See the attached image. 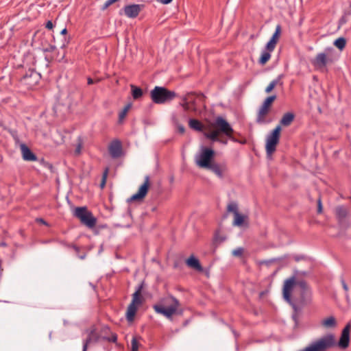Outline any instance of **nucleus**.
Wrapping results in <instances>:
<instances>
[{
  "label": "nucleus",
  "instance_id": "obj_20",
  "mask_svg": "<svg viewBox=\"0 0 351 351\" xmlns=\"http://www.w3.org/2000/svg\"><path fill=\"white\" fill-rule=\"evenodd\" d=\"M21 150L23 155V158L26 161H35L37 158L36 156L31 151V149L25 144L21 145Z\"/></svg>",
  "mask_w": 351,
  "mask_h": 351
},
{
  "label": "nucleus",
  "instance_id": "obj_45",
  "mask_svg": "<svg viewBox=\"0 0 351 351\" xmlns=\"http://www.w3.org/2000/svg\"><path fill=\"white\" fill-rule=\"evenodd\" d=\"M108 168H106V169L104 171L102 176H108Z\"/></svg>",
  "mask_w": 351,
  "mask_h": 351
},
{
  "label": "nucleus",
  "instance_id": "obj_8",
  "mask_svg": "<svg viewBox=\"0 0 351 351\" xmlns=\"http://www.w3.org/2000/svg\"><path fill=\"white\" fill-rule=\"evenodd\" d=\"M333 49L332 48L326 49L324 52L318 53L313 62V65L319 69H322L326 66L327 64H332L334 58L332 57Z\"/></svg>",
  "mask_w": 351,
  "mask_h": 351
},
{
  "label": "nucleus",
  "instance_id": "obj_27",
  "mask_svg": "<svg viewBox=\"0 0 351 351\" xmlns=\"http://www.w3.org/2000/svg\"><path fill=\"white\" fill-rule=\"evenodd\" d=\"M271 51H267L266 49L262 52V54L258 60V63L261 65L265 64L271 58Z\"/></svg>",
  "mask_w": 351,
  "mask_h": 351
},
{
  "label": "nucleus",
  "instance_id": "obj_24",
  "mask_svg": "<svg viewBox=\"0 0 351 351\" xmlns=\"http://www.w3.org/2000/svg\"><path fill=\"white\" fill-rule=\"evenodd\" d=\"M335 215L339 221H342L347 217L348 211L346 207L339 206L335 208Z\"/></svg>",
  "mask_w": 351,
  "mask_h": 351
},
{
  "label": "nucleus",
  "instance_id": "obj_40",
  "mask_svg": "<svg viewBox=\"0 0 351 351\" xmlns=\"http://www.w3.org/2000/svg\"><path fill=\"white\" fill-rule=\"evenodd\" d=\"M178 131L179 133H180L182 134H184L185 132V128H184V125L178 124Z\"/></svg>",
  "mask_w": 351,
  "mask_h": 351
},
{
  "label": "nucleus",
  "instance_id": "obj_30",
  "mask_svg": "<svg viewBox=\"0 0 351 351\" xmlns=\"http://www.w3.org/2000/svg\"><path fill=\"white\" fill-rule=\"evenodd\" d=\"M351 15V10L347 11L339 21V27L343 25L349 21V16Z\"/></svg>",
  "mask_w": 351,
  "mask_h": 351
},
{
  "label": "nucleus",
  "instance_id": "obj_11",
  "mask_svg": "<svg viewBox=\"0 0 351 351\" xmlns=\"http://www.w3.org/2000/svg\"><path fill=\"white\" fill-rule=\"evenodd\" d=\"M40 79V75L34 69H29L21 79V83L28 88H32L36 85Z\"/></svg>",
  "mask_w": 351,
  "mask_h": 351
},
{
  "label": "nucleus",
  "instance_id": "obj_15",
  "mask_svg": "<svg viewBox=\"0 0 351 351\" xmlns=\"http://www.w3.org/2000/svg\"><path fill=\"white\" fill-rule=\"evenodd\" d=\"M204 95L202 93H189L182 99L186 100L192 106L191 111L197 110V101H204Z\"/></svg>",
  "mask_w": 351,
  "mask_h": 351
},
{
  "label": "nucleus",
  "instance_id": "obj_38",
  "mask_svg": "<svg viewBox=\"0 0 351 351\" xmlns=\"http://www.w3.org/2000/svg\"><path fill=\"white\" fill-rule=\"evenodd\" d=\"M317 213H322L323 210L322 202L321 197H319L317 199Z\"/></svg>",
  "mask_w": 351,
  "mask_h": 351
},
{
  "label": "nucleus",
  "instance_id": "obj_5",
  "mask_svg": "<svg viewBox=\"0 0 351 351\" xmlns=\"http://www.w3.org/2000/svg\"><path fill=\"white\" fill-rule=\"evenodd\" d=\"M74 215L77 219H79L83 224H84L89 228H93L96 225V218L87 209L86 207L75 208L74 210Z\"/></svg>",
  "mask_w": 351,
  "mask_h": 351
},
{
  "label": "nucleus",
  "instance_id": "obj_10",
  "mask_svg": "<svg viewBox=\"0 0 351 351\" xmlns=\"http://www.w3.org/2000/svg\"><path fill=\"white\" fill-rule=\"evenodd\" d=\"M276 99V95H271V96L267 97L265 99V101H263L262 106H261V108L258 110V114H257L256 122L258 123H265V117L269 113L270 107Z\"/></svg>",
  "mask_w": 351,
  "mask_h": 351
},
{
  "label": "nucleus",
  "instance_id": "obj_25",
  "mask_svg": "<svg viewBox=\"0 0 351 351\" xmlns=\"http://www.w3.org/2000/svg\"><path fill=\"white\" fill-rule=\"evenodd\" d=\"M321 324L326 328H334L337 326L336 319L332 316L326 317L322 321Z\"/></svg>",
  "mask_w": 351,
  "mask_h": 351
},
{
  "label": "nucleus",
  "instance_id": "obj_18",
  "mask_svg": "<svg viewBox=\"0 0 351 351\" xmlns=\"http://www.w3.org/2000/svg\"><path fill=\"white\" fill-rule=\"evenodd\" d=\"M108 151L113 158H118L122 155V145L120 141H112L109 147Z\"/></svg>",
  "mask_w": 351,
  "mask_h": 351
},
{
  "label": "nucleus",
  "instance_id": "obj_12",
  "mask_svg": "<svg viewBox=\"0 0 351 351\" xmlns=\"http://www.w3.org/2000/svg\"><path fill=\"white\" fill-rule=\"evenodd\" d=\"M84 335L86 336V339L83 343V350L86 351L88 347L97 341L99 339V335L97 332V328L95 326H90L88 329H87L84 332Z\"/></svg>",
  "mask_w": 351,
  "mask_h": 351
},
{
  "label": "nucleus",
  "instance_id": "obj_19",
  "mask_svg": "<svg viewBox=\"0 0 351 351\" xmlns=\"http://www.w3.org/2000/svg\"><path fill=\"white\" fill-rule=\"evenodd\" d=\"M281 33V26L278 25L276 27V30L269 41L266 45V49L269 51H273L276 47V45L279 40V37Z\"/></svg>",
  "mask_w": 351,
  "mask_h": 351
},
{
  "label": "nucleus",
  "instance_id": "obj_49",
  "mask_svg": "<svg viewBox=\"0 0 351 351\" xmlns=\"http://www.w3.org/2000/svg\"><path fill=\"white\" fill-rule=\"evenodd\" d=\"M39 221H40V223H45V221H44L43 219H39Z\"/></svg>",
  "mask_w": 351,
  "mask_h": 351
},
{
  "label": "nucleus",
  "instance_id": "obj_1",
  "mask_svg": "<svg viewBox=\"0 0 351 351\" xmlns=\"http://www.w3.org/2000/svg\"><path fill=\"white\" fill-rule=\"evenodd\" d=\"M282 293L284 299L291 304L295 310L296 306L291 301L292 293L295 301L302 305L310 301V291L306 282L304 280H296L295 276L285 281Z\"/></svg>",
  "mask_w": 351,
  "mask_h": 351
},
{
  "label": "nucleus",
  "instance_id": "obj_2",
  "mask_svg": "<svg viewBox=\"0 0 351 351\" xmlns=\"http://www.w3.org/2000/svg\"><path fill=\"white\" fill-rule=\"evenodd\" d=\"M153 308L157 313L162 315L169 319H171L173 315L182 313L179 301L173 296L162 298Z\"/></svg>",
  "mask_w": 351,
  "mask_h": 351
},
{
  "label": "nucleus",
  "instance_id": "obj_9",
  "mask_svg": "<svg viewBox=\"0 0 351 351\" xmlns=\"http://www.w3.org/2000/svg\"><path fill=\"white\" fill-rule=\"evenodd\" d=\"M280 131V125H277L271 134L268 135L265 146L267 155L271 156L276 151V145L279 142Z\"/></svg>",
  "mask_w": 351,
  "mask_h": 351
},
{
  "label": "nucleus",
  "instance_id": "obj_41",
  "mask_svg": "<svg viewBox=\"0 0 351 351\" xmlns=\"http://www.w3.org/2000/svg\"><path fill=\"white\" fill-rule=\"evenodd\" d=\"M53 27V23L51 21H48L46 23L45 27L48 29H51Z\"/></svg>",
  "mask_w": 351,
  "mask_h": 351
},
{
  "label": "nucleus",
  "instance_id": "obj_47",
  "mask_svg": "<svg viewBox=\"0 0 351 351\" xmlns=\"http://www.w3.org/2000/svg\"><path fill=\"white\" fill-rule=\"evenodd\" d=\"M67 32V30L66 28L63 29L62 31H61V34H66Z\"/></svg>",
  "mask_w": 351,
  "mask_h": 351
},
{
  "label": "nucleus",
  "instance_id": "obj_7",
  "mask_svg": "<svg viewBox=\"0 0 351 351\" xmlns=\"http://www.w3.org/2000/svg\"><path fill=\"white\" fill-rule=\"evenodd\" d=\"M141 287L132 295V300L126 311V318L128 322H132L134 319L138 307L142 304Z\"/></svg>",
  "mask_w": 351,
  "mask_h": 351
},
{
  "label": "nucleus",
  "instance_id": "obj_4",
  "mask_svg": "<svg viewBox=\"0 0 351 351\" xmlns=\"http://www.w3.org/2000/svg\"><path fill=\"white\" fill-rule=\"evenodd\" d=\"M152 101L156 104H162L170 102L176 97V93L173 90L162 86H155L150 92Z\"/></svg>",
  "mask_w": 351,
  "mask_h": 351
},
{
  "label": "nucleus",
  "instance_id": "obj_13",
  "mask_svg": "<svg viewBox=\"0 0 351 351\" xmlns=\"http://www.w3.org/2000/svg\"><path fill=\"white\" fill-rule=\"evenodd\" d=\"M214 151L211 149L205 148L197 159V165L204 168H208L211 165V160L214 156Z\"/></svg>",
  "mask_w": 351,
  "mask_h": 351
},
{
  "label": "nucleus",
  "instance_id": "obj_36",
  "mask_svg": "<svg viewBox=\"0 0 351 351\" xmlns=\"http://www.w3.org/2000/svg\"><path fill=\"white\" fill-rule=\"evenodd\" d=\"M185 112L191 110L192 106L186 100H183V103L181 104Z\"/></svg>",
  "mask_w": 351,
  "mask_h": 351
},
{
  "label": "nucleus",
  "instance_id": "obj_37",
  "mask_svg": "<svg viewBox=\"0 0 351 351\" xmlns=\"http://www.w3.org/2000/svg\"><path fill=\"white\" fill-rule=\"evenodd\" d=\"M138 343L136 338H133L132 340V351H138Z\"/></svg>",
  "mask_w": 351,
  "mask_h": 351
},
{
  "label": "nucleus",
  "instance_id": "obj_6",
  "mask_svg": "<svg viewBox=\"0 0 351 351\" xmlns=\"http://www.w3.org/2000/svg\"><path fill=\"white\" fill-rule=\"evenodd\" d=\"M227 211L232 213L234 215V219L232 221V225L234 226H245L246 228L248 227V217L247 215L241 214L239 212V208L237 203L230 202L228 204L227 206Z\"/></svg>",
  "mask_w": 351,
  "mask_h": 351
},
{
  "label": "nucleus",
  "instance_id": "obj_43",
  "mask_svg": "<svg viewBox=\"0 0 351 351\" xmlns=\"http://www.w3.org/2000/svg\"><path fill=\"white\" fill-rule=\"evenodd\" d=\"M48 166H49V168H50V169H51L50 173H55V171H53V168L52 165H50V164H49V165H48Z\"/></svg>",
  "mask_w": 351,
  "mask_h": 351
},
{
  "label": "nucleus",
  "instance_id": "obj_17",
  "mask_svg": "<svg viewBox=\"0 0 351 351\" xmlns=\"http://www.w3.org/2000/svg\"><path fill=\"white\" fill-rule=\"evenodd\" d=\"M350 328L351 325L348 324L341 332L339 341L337 343L338 346L341 349H346L349 346Z\"/></svg>",
  "mask_w": 351,
  "mask_h": 351
},
{
  "label": "nucleus",
  "instance_id": "obj_42",
  "mask_svg": "<svg viewBox=\"0 0 351 351\" xmlns=\"http://www.w3.org/2000/svg\"><path fill=\"white\" fill-rule=\"evenodd\" d=\"M173 0H164V1H162V4H168L169 3H171Z\"/></svg>",
  "mask_w": 351,
  "mask_h": 351
},
{
  "label": "nucleus",
  "instance_id": "obj_21",
  "mask_svg": "<svg viewBox=\"0 0 351 351\" xmlns=\"http://www.w3.org/2000/svg\"><path fill=\"white\" fill-rule=\"evenodd\" d=\"M186 265L192 268L197 271L202 272L203 271V267H202L199 260L196 258L194 256H191L189 258L186 260Z\"/></svg>",
  "mask_w": 351,
  "mask_h": 351
},
{
  "label": "nucleus",
  "instance_id": "obj_3",
  "mask_svg": "<svg viewBox=\"0 0 351 351\" xmlns=\"http://www.w3.org/2000/svg\"><path fill=\"white\" fill-rule=\"evenodd\" d=\"M213 128L215 129L210 133H205V136L212 141H221L219 134H223L231 140L235 141V138L232 136L234 130L230 123L223 117H217L215 119Z\"/></svg>",
  "mask_w": 351,
  "mask_h": 351
},
{
  "label": "nucleus",
  "instance_id": "obj_31",
  "mask_svg": "<svg viewBox=\"0 0 351 351\" xmlns=\"http://www.w3.org/2000/svg\"><path fill=\"white\" fill-rule=\"evenodd\" d=\"M340 281H341V284L342 285V287H343V290L346 292V302L348 303H350V296H349V295L348 293V290H349L348 286L346 284V282L345 280L343 279V278L341 277V279H340Z\"/></svg>",
  "mask_w": 351,
  "mask_h": 351
},
{
  "label": "nucleus",
  "instance_id": "obj_16",
  "mask_svg": "<svg viewBox=\"0 0 351 351\" xmlns=\"http://www.w3.org/2000/svg\"><path fill=\"white\" fill-rule=\"evenodd\" d=\"M145 8L143 4H130L123 7L124 14L130 19L136 18L141 11Z\"/></svg>",
  "mask_w": 351,
  "mask_h": 351
},
{
  "label": "nucleus",
  "instance_id": "obj_39",
  "mask_svg": "<svg viewBox=\"0 0 351 351\" xmlns=\"http://www.w3.org/2000/svg\"><path fill=\"white\" fill-rule=\"evenodd\" d=\"M106 178H107V177H102V179H101V182H100V188L101 189H103L105 187V186H106Z\"/></svg>",
  "mask_w": 351,
  "mask_h": 351
},
{
  "label": "nucleus",
  "instance_id": "obj_44",
  "mask_svg": "<svg viewBox=\"0 0 351 351\" xmlns=\"http://www.w3.org/2000/svg\"><path fill=\"white\" fill-rule=\"evenodd\" d=\"M56 47L55 46H50L49 49H47V51H53Z\"/></svg>",
  "mask_w": 351,
  "mask_h": 351
},
{
  "label": "nucleus",
  "instance_id": "obj_22",
  "mask_svg": "<svg viewBox=\"0 0 351 351\" xmlns=\"http://www.w3.org/2000/svg\"><path fill=\"white\" fill-rule=\"evenodd\" d=\"M211 169L213 173H216L218 176H221L223 173L226 172L227 167L223 164H217V163H211V165L208 167Z\"/></svg>",
  "mask_w": 351,
  "mask_h": 351
},
{
  "label": "nucleus",
  "instance_id": "obj_29",
  "mask_svg": "<svg viewBox=\"0 0 351 351\" xmlns=\"http://www.w3.org/2000/svg\"><path fill=\"white\" fill-rule=\"evenodd\" d=\"M346 45V40L343 37L337 38L334 42V45L341 51H342L345 48Z\"/></svg>",
  "mask_w": 351,
  "mask_h": 351
},
{
  "label": "nucleus",
  "instance_id": "obj_34",
  "mask_svg": "<svg viewBox=\"0 0 351 351\" xmlns=\"http://www.w3.org/2000/svg\"><path fill=\"white\" fill-rule=\"evenodd\" d=\"M279 83V79H276V80H274L273 81H271L269 84L267 86L266 89H265V92L267 93H270L274 88L276 86H277V84Z\"/></svg>",
  "mask_w": 351,
  "mask_h": 351
},
{
  "label": "nucleus",
  "instance_id": "obj_32",
  "mask_svg": "<svg viewBox=\"0 0 351 351\" xmlns=\"http://www.w3.org/2000/svg\"><path fill=\"white\" fill-rule=\"evenodd\" d=\"M130 107H131V104H129L126 105L124 107V108L120 112V113L119 114V121H121L125 117Z\"/></svg>",
  "mask_w": 351,
  "mask_h": 351
},
{
  "label": "nucleus",
  "instance_id": "obj_26",
  "mask_svg": "<svg viewBox=\"0 0 351 351\" xmlns=\"http://www.w3.org/2000/svg\"><path fill=\"white\" fill-rule=\"evenodd\" d=\"M189 125L191 129L198 132H202L204 129L203 124L199 120L195 119H189Z\"/></svg>",
  "mask_w": 351,
  "mask_h": 351
},
{
  "label": "nucleus",
  "instance_id": "obj_28",
  "mask_svg": "<svg viewBox=\"0 0 351 351\" xmlns=\"http://www.w3.org/2000/svg\"><path fill=\"white\" fill-rule=\"evenodd\" d=\"M132 89V95L134 99H138L143 96V90L133 84L130 85Z\"/></svg>",
  "mask_w": 351,
  "mask_h": 351
},
{
  "label": "nucleus",
  "instance_id": "obj_48",
  "mask_svg": "<svg viewBox=\"0 0 351 351\" xmlns=\"http://www.w3.org/2000/svg\"><path fill=\"white\" fill-rule=\"evenodd\" d=\"M220 143H222L224 145H226L227 144V141L226 140H223L221 138V141H219Z\"/></svg>",
  "mask_w": 351,
  "mask_h": 351
},
{
  "label": "nucleus",
  "instance_id": "obj_23",
  "mask_svg": "<svg viewBox=\"0 0 351 351\" xmlns=\"http://www.w3.org/2000/svg\"><path fill=\"white\" fill-rule=\"evenodd\" d=\"M295 115L292 112L285 113L280 121V125L287 127L289 126L293 121Z\"/></svg>",
  "mask_w": 351,
  "mask_h": 351
},
{
  "label": "nucleus",
  "instance_id": "obj_33",
  "mask_svg": "<svg viewBox=\"0 0 351 351\" xmlns=\"http://www.w3.org/2000/svg\"><path fill=\"white\" fill-rule=\"evenodd\" d=\"M77 145H76V148H75V153L77 155H80V153H81V150H82V146H83V140H82L81 136H78V138L77 139Z\"/></svg>",
  "mask_w": 351,
  "mask_h": 351
},
{
  "label": "nucleus",
  "instance_id": "obj_14",
  "mask_svg": "<svg viewBox=\"0 0 351 351\" xmlns=\"http://www.w3.org/2000/svg\"><path fill=\"white\" fill-rule=\"evenodd\" d=\"M150 187V181L148 177H146L143 183L139 186L138 191L131 196L130 201H140L145 198Z\"/></svg>",
  "mask_w": 351,
  "mask_h": 351
},
{
  "label": "nucleus",
  "instance_id": "obj_35",
  "mask_svg": "<svg viewBox=\"0 0 351 351\" xmlns=\"http://www.w3.org/2000/svg\"><path fill=\"white\" fill-rule=\"evenodd\" d=\"M243 253V249L242 247H238L232 250V254L234 256L239 257Z\"/></svg>",
  "mask_w": 351,
  "mask_h": 351
},
{
  "label": "nucleus",
  "instance_id": "obj_46",
  "mask_svg": "<svg viewBox=\"0 0 351 351\" xmlns=\"http://www.w3.org/2000/svg\"><path fill=\"white\" fill-rule=\"evenodd\" d=\"M94 83L93 79H91L90 77L88 78V84H93Z\"/></svg>",
  "mask_w": 351,
  "mask_h": 351
}]
</instances>
